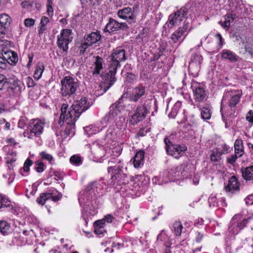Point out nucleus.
<instances>
[{
  "label": "nucleus",
  "instance_id": "423d86ee",
  "mask_svg": "<svg viewBox=\"0 0 253 253\" xmlns=\"http://www.w3.org/2000/svg\"><path fill=\"white\" fill-rule=\"evenodd\" d=\"M164 141L167 153L176 159L183 156L187 150V147L184 144H173L167 137L165 138Z\"/></svg>",
  "mask_w": 253,
  "mask_h": 253
},
{
  "label": "nucleus",
  "instance_id": "9b49d317",
  "mask_svg": "<svg viewBox=\"0 0 253 253\" xmlns=\"http://www.w3.org/2000/svg\"><path fill=\"white\" fill-rule=\"evenodd\" d=\"M128 29V27L126 23H119L114 19L110 18L105 27L104 31L111 33L120 30L126 31Z\"/></svg>",
  "mask_w": 253,
  "mask_h": 253
},
{
  "label": "nucleus",
  "instance_id": "6e6d98bb",
  "mask_svg": "<svg viewBox=\"0 0 253 253\" xmlns=\"http://www.w3.org/2000/svg\"><path fill=\"white\" fill-rule=\"evenodd\" d=\"M106 76H107V73H106L105 75H102V76L103 77V79H104L107 82V83H102L100 85V87L101 88H103V92H102V94H103V93L106 92L109 89V88H108L106 91H104L105 87H107V86L109 85V84H110L109 81H107L106 80Z\"/></svg>",
  "mask_w": 253,
  "mask_h": 253
},
{
  "label": "nucleus",
  "instance_id": "f704fd0d",
  "mask_svg": "<svg viewBox=\"0 0 253 253\" xmlns=\"http://www.w3.org/2000/svg\"><path fill=\"white\" fill-rule=\"evenodd\" d=\"M116 167L114 168L113 167H110L108 168V171L109 173L112 172V173H114V174L112 175V178L113 179L115 178H117L118 177L119 174L120 173V171L122 170V167L118 166L116 169Z\"/></svg>",
  "mask_w": 253,
  "mask_h": 253
},
{
  "label": "nucleus",
  "instance_id": "f257e3e1",
  "mask_svg": "<svg viewBox=\"0 0 253 253\" xmlns=\"http://www.w3.org/2000/svg\"><path fill=\"white\" fill-rule=\"evenodd\" d=\"M90 106L85 97H82L80 100L74 102L69 108L66 104H63L61 107V114L58 124L62 126L64 121L69 124L75 123L81 114L88 109Z\"/></svg>",
  "mask_w": 253,
  "mask_h": 253
},
{
  "label": "nucleus",
  "instance_id": "cd10ccee",
  "mask_svg": "<svg viewBox=\"0 0 253 253\" xmlns=\"http://www.w3.org/2000/svg\"><path fill=\"white\" fill-rule=\"evenodd\" d=\"M236 15L232 13H228L225 16V21L224 22L219 21V23L224 28H229L230 24L232 23L236 17Z\"/></svg>",
  "mask_w": 253,
  "mask_h": 253
},
{
  "label": "nucleus",
  "instance_id": "79ce46f5",
  "mask_svg": "<svg viewBox=\"0 0 253 253\" xmlns=\"http://www.w3.org/2000/svg\"><path fill=\"white\" fill-rule=\"evenodd\" d=\"M6 34V27L0 26V45H2L3 42H6L7 41H4L3 39L4 38Z\"/></svg>",
  "mask_w": 253,
  "mask_h": 253
},
{
  "label": "nucleus",
  "instance_id": "09e8293b",
  "mask_svg": "<svg viewBox=\"0 0 253 253\" xmlns=\"http://www.w3.org/2000/svg\"><path fill=\"white\" fill-rule=\"evenodd\" d=\"M221 147L222 150H220V148H217L216 149V152L217 153H219V154H223L225 153H227L228 151V147L225 144H223L221 145L220 146Z\"/></svg>",
  "mask_w": 253,
  "mask_h": 253
},
{
  "label": "nucleus",
  "instance_id": "052dcab7",
  "mask_svg": "<svg viewBox=\"0 0 253 253\" xmlns=\"http://www.w3.org/2000/svg\"><path fill=\"white\" fill-rule=\"evenodd\" d=\"M179 104L180 103L179 102H177L176 103H175L174 108L172 109L171 113L170 114H169V117L174 118L176 116V115L177 114V110L176 109V107H178L179 105Z\"/></svg>",
  "mask_w": 253,
  "mask_h": 253
},
{
  "label": "nucleus",
  "instance_id": "6e6552de",
  "mask_svg": "<svg viewBox=\"0 0 253 253\" xmlns=\"http://www.w3.org/2000/svg\"><path fill=\"white\" fill-rule=\"evenodd\" d=\"M242 216L241 214H236L232 217L229 225V231L233 233H238L246 226L251 218H245L241 220Z\"/></svg>",
  "mask_w": 253,
  "mask_h": 253
},
{
  "label": "nucleus",
  "instance_id": "393cba45",
  "mask_svg": "<svg viewBox=\"0 0 253 253\" xmlns=\"http://www.w3.org/2000/svg\"><path fill=\"white\" fill-rule=\"evenodd\" d=\"M3 56H7V59H6V62L8 65H15L18 61V58L17 54L12 51H7L3 52Z\"/></svg>",
  "mask_w": 253,
  "mask_h": 253
},
{
  "label": "nucleus",
  "instance_id": "f03ea898",
  "mask_svg": "<svg viewBox=\"0 0 253 253\" xmlns=\"http://www.w3.org/2000/svg\"><path fill=\"white\" fill-rule=\"evenodd\" d=\"M126 59V51L125 49L120 47L116 48L113 50L110 56L108 72L107 73L106 80L109 81L110 84L105 87L104 91L109 88L116 81L115 75L118 67L121 66L120 62Z\"/></svg>",
  "mask_w": 253,
  "mask_h": 253
},
{
  "label": "nucleus",
  "instance_id": "2f4dec72",
  "mask_svg": "<svg viewBox=\"0 0 253 253\" xmlns=\"http://www.w3.org/2000/svg\"><path fill=\"white\" fill-rule=\"evenodd\" d=\"M201 68V65L199 63L196 64L193 62H190L188 69L189 72L194 75H196L199 73Z\"/></svg>",
  "mask_w": 253,
  "mask_h": 253
},
{
  "label": "nucleus",
  "instance_id": "0eeeda50",
  "mask_svg": "<svg viewBox=\"0 0 253 253\" xmlns=\"http://www.w3.org/2000/svg\"><path fill=\"white\" fill-rule=\"evenodd\" d=\"M72 39V31L67 29H63L57 36V45L63 51L66 52L69 48L68 44Z\"/></svg>",
  "mask_w": 253,
  "mask_h": 253
},
{
  "label": "nucleus",
  "instance_id": "a18cd8bd",
  "mask_svg": "<svg viewBox=\"0 0 253 253\" xmlns=\"http://www.w3.org/2000/svg\"><path fill=\"white\" fill-rule=\"evenodd\" d=\"M40 156L42 159L47 160L49 163L51 162L53 160V157L50 154L47 153L44 151L40 153Z\"/></svg>",
  "mask_w": 253,
  "mask_h": 253
},
{
  "label": "nucleus",
  "instance_id": "1a4fd4ad",
  "mask_svg": "<svg viewBox=\"0 0 253 253\" xmlns=\"http://www.w3.org/2000/svg\"><path fill=\"white\" fill-rule=\"evenodd\" d=\"M188 10L186 8H181L174 14L169 17V22L171 28L173 26L178 25L183 20L187 18Z\"/></svg>",
  "mask_w": 253,
  "mask_h": 253
},
{
  "label": "nucleus",
  "instance_id": "7ed1b4c3",
  "mask_svg": "<svg viewBox=\"0 0 253 253\" xmlns=\"http://www.w3.org/2000/svg\"><path fill=\"white\" fill-rule=\"evenodd\" d=\"M241 95L236 94L235 91L226 92L221 101L220 112L222 120L225 121V116H233L236 112V106L240 100Z\"/></svg>",
  "mask_w": 253,
  "mask_h": 253
},
{
  "label": "nucleus",
  "instance_id": "4be33fe9",
  "mask_svg": "<svg viewBox=\"0 0 253 253\" xmlns=\"http://www.w3.org/2000/svg\"><path fill=\"white\" fill-rule=\"evenodd\" d=\"M221 57L222 59L229 60L231 62H236L239 60V56L229 49H223L221 53Z\"/></svg>",
  "mask_w": 253,
  "mask_h": 253
},
{
  "label": "nucleus",
  "instance_id": "f8f14e48",
  "mask_svg": "<svg viewBox=\"0 0 253 253\" xmlns=\"http://www.w3.org/2000/svg\"><path fill=\"white\" fill-rule=\"evenodd\" d=\"M137 7V5L134 6L133 9L129 7H125L119 10L117 14L120 18L134 22L136 16L135 11Z\"/></svg>",
  "mask_w": 253,
  "mask_h": 253
},
{
  "label": "nucleus",
  "instance_id": "412c9836",
  "mask_svg": "<svg viewBox=\"0 0 253 253\" xmlns=\"http://www.w3.org/2000/svg\"><path fill=\"white\" fill-rule=\"evenodd\" d=\"M145 87L142 86L135 87L130 97V100L132 101H137L142 96L145 94Z\"/></svg>",
  "mask_w": 253,
  "mask_h": 253
},
{
  "label": "nucleus",
  "instance_id": "c756f323",
  "mask_svg": "<svg viewBox=\"0 0 253 253\" xmlns=\"http://www.w3.org/2000/svg\"><path fill=\"white\" fill-rule=\"evenodd\" d=\"M44 70V65L42 63H39L36 67L34 73V78L38 80H39L42 75V74Z\"/></svg>",
  "mask_w": 253,
  "mask_h": 253
},
{
  "label": "nucleus",
  "instance_id": "c03bdc74",
  "mask_svg": "<svg viewBox=\"0 0 253 253\" xmlns=\"http://www.w3.org/2000/svg\"><path fill=\"white\" fill-rule=\"evenodd\" d=\"M87 43L84 41L83 43L81 44L80 46L79 47V50L81 54H84L85 53L86 49L89 46H90V45H88Z\"/></svg>",
  "mask_w": 253,
  "mask_h": 253
},
{
  "label": "nucleus",
  "instance_id": "b1692460",
  "mask_svg": "<svg viewBox=\"0 0 253 253\" xmlns=\"http://www.w3.org/2000/svg\"><path fill=\"white\" fill-rule=\"evenodd\" d=\"M99 185V184L96 182L90 183L85 188L84 194L86 195L88 194L91 197L96 196L97 193H99L98 191ZM86 196L87 197L88 195H86Z\"/></svg>",
  "mask_w": 253,
  "mask_h": 253
},
{
  "label": "nucleus",
  "instance_id": "8fccbe9b",
  "mask_svg": "<svg viewBox=\"0 0 253 253\" xmlns=\"http://www.w3.org/2000/svg\"><path fill=\"white\" fill-rule=\"evenodd\" d=\"M7 56L0 57V68L3 69H6L8 67V65L6 62V59H7Z\"/></svg>",
  "mask_w": 253,
  "mask_h": 253
},
{
  "label": "nucleus",
  "instance_id": "bb28decb",
  "mask_svg": "<svg viewBox=\"0 0 253 253\" xmlns=\"http://www.w3.org/2000/svg\"><path fill=\"white\" fill-rule=\"evenodd\" d=\"M241 171L245 180H251L253 182V166L242 168Z\"/></svg>",
  "mask_w": 253,
  "mask_h": 253
},
{
  "label": "nucleus",
  "instance_id": "e2e57ef3",
  "mask_svg": "<svg viewBox=\"0 0 253 253\" xmlns=\"http://www.w3.org/2000/svg\"><path fill=\"white\" fill-rule=\"evenodd\" d=\"M204 236L203 234L197 232L195 233V240L197 242L199 243L201 241Z\"/></svg>",
  "mask_w": 253,
  "mask_h": 253
},
{
  "label": "nucleus",
  "instance_id": "72a5a7b5",
  "mask_svg": "<svg viewBox=\"0 0 253 253\" xmlns=\"http://www.w3.org/2000/svg\"><path fill=\"white\" fill-rule=\"evenodd\" d=\"M10 18L6 14H2L0 15V26L5 27L10 23Z\"/></svg>",
  "mask_w": 253,
  "mask_h": 253
},
{
  "label": "nucleus",
  "instance_id": "a211bd4d",
  "mask_svg": "<svg viewBox=\"0 0 253 253\" xmlns=\"http://www.w3.org/2000/svg\"><path fill=\"white\" fill-rule=\"evenodd\" d=\"M189 27L188 23H184L182 27H179L177 30L173 33L170 37L171 40L173 42H177L181 38L182 36L186 31Z\"/></svg>",
  "mask_w": 253,
  "mask_h": 253
},
{
  "label": "nucleus",
  "instance_id": "bf43d9fd",
  "mask_svg": "<svg viewBox=\"0 0 253 253\" xmlns=\"http://www.w3.org/2000/svg\"><path fill=\"white\" fill-rule=\"evenodd\" d=\"M114 219V217L112 214H109L105 216V217L103 218V221L104 223H111L112 222L113 219Z\"/></svg>",
  "mask_w": 253,
  "mask_h": 253
},
{
  "label": "nucleus",
  "instance_id": "ddd939ff",
  "mask_svg": "<svg viewBox=\"0 0 253 253\" xmlns=\"http://www.w3.org/2000/svg\"><path fill=\"white\" fill-rule=\"evenodd\" d=\"M194 93V99L196 102H204L207 98V95L205 89L196 83L191 85Z\"/></svg>",
  "mask_w": 253,
  "mask_h": 253
},
{
  "label": "nucleus",
  "instance_id": "dca6fc26",
  "mask_svg": "<svg viewBox=\"0 0 253 253\" xmlns=\"http://www.w3.org/2000/svg\"><path fill=\"white\" fill-rule=\"evenodd\" d=\"M61 198V195L58 194L57 196H53L50 193H42L40 196L37 198V202L43 205L46 201L51 200L54 202L59 201Z\"/></svg>",
  "mask_w": 253,
  "mask_h": 253
},
{
  "label": "nucleus",
  "instance_id": "6ab92c4d",
  "mask_svg": "<svg viewBox=\"0 0 253 253\" xmlns=\"http://www.w3.org/2000/svg\"><path fill=\"white\" fill-rule=\"evenodd\" d=\"M90 150L92 153L97 158H101L105 154L104 147L99 144L97 142H94L92 144Z\"/></svg>",
  "mask_w": 253,
  "mask_h": 253
},
{
  "label": "nucleus",
  "instance_id": "5701e85b",
  "mask_svg": "<svg viewBox=\"0 0 253 253\" xmlns=\"http://www.w3.org/2000/svg\"><path fill=\"white\" fill-rule=\"evenodd\" d=\"M94 61L93 64V70L92 71L93 75H97L100 74V71L103 69V64L104 60L99 56L93 57Z\"/></svg>",
  "mask_w": 253,
  "mask_h": 253
},
{
  "label": "nucleus",
  "instance_id": "37998d69",
  "mask_svg": "<svg viewBox=\"0 0 253 253\" xmlns=\"http://www.w3.org/2000/svg\"><path fill=\"white\" fill-rule=\"evenodd\" d=\"M209 206L211 207H216L218 206L217 199L214 196H211L208 199Z\"/></svg>",
  "mask_w": 253,
  "mask_h": 253
},
{
  "label": "nucleus",
  "instance_id": "ea45409f",
  "mask_svg": "<svg viewBox=\"0 0 253 253\" xmlns=\"http://www.w3.org/2000/svg\"><path fill=\"white\" fill-rule=\"evenodd\" d=\"M71 163L76 166H79L82 164V160L80 157L77 155H73L70 159Z\"/></svg>",
  "mask_w": 253,
  "mask_h": 253
},
{
  "label": "nucleus",
  "instance_id": "680f3d73",
  "mask_svg": "<svg viewBox=\"0 0 253 253\" xmlns=\"http://www.w3.org/2000/svg\"><path fill=\"white\" fill-rule=\"evenodd\" d=\"M166 238L167 235L164 230H162L157 237V240L161 241H164Z\"/></svg>",
  "mask_w": 253,
  "mask_h": 253
},
{
  "label": "nucleus",
  "instance_id": "c9c22d12",
  "mask_svg": "<svg viewBox=\"0 0 253 253\" xmlns=\"http://www.w3.org/2000/svg\"><path fill=\"white\" fill-rule=\"evenodd\" d=\"M67 124L68 126H66L65 130H64L65 133L67 135H73L75 134L74 131V124H69L66 121H65Z\"/></svg>",
  "mask_w": 253,
  "mask_h": 253
},
{
  "label": "nucleus",
  "instance_id": "13d9d810",
  "mask_svg": "<svg viewBox=\"0 0 253 253\" xmlns=\"http://www.w3.org/2000/svg\"><path fill=\"white\" fill-rule=\"evenodd\" d=\"M105 224L103 219L98 220L94 222V226L95 228H101L103 227V225Z\"/></svg>",
  "mask_w": 253,
  "mask_h": 253
},
{
  "label": "nucleus",
  "instance_id": "4d7b16f0",
  "mask_svg": "<svg viewBox=\"0 0 253 253\" xmlns=\"http://www.w3.org/2000/svg\"><path fill=\"white\" fill-rule=\"evenodd\" d=\"M241 156L237 155V154L235 153L232 155L230 158H228L227 159V162L231 165H233L236 161L237 158H239Z\"/></svg>",
  "mask_w": 253,
  "mask_h": 253
},
{
  "label": "nucleus",
  "instance_id": "58836bf2",
  "mask_svg": "<svg viewBox=\"0 0 253 253\" xmlns=\"http://www.w3.org/2000/svg\"><path fill=\"white\" fill-rule=\"evenodd\" d=\"M10 225L5 221H0V232L4 234L9 229Z\"/></svg>",
  "mask_w": 253,
  "mask_h": 253
},
{
  "label": "nucleus",
  "instance_id": "f3484780",
  "mask_svg": "<svg viewBox=\"0 0 253 253\" xmlns=\"http://www.w3.org/2000/svg\"><path fill=\"white\" fill-rule=\"evenodd\" d=\"M224 188L226 192L232 193L239 190V184L235 176H232L229 178L228 184Z\"/></svg>",
  "mask_w": 253,
  "mask_h": 253
},
{
  "label": "nucleus",
  "instance_id": "2eb2a0df",
  "mask_svg": "<svg viewBox=\"0 0 253 253\" xmlns=\"http://www.w3.org/2000/svg\"><path fill=\"white\" fill-rule=\"evenodd\" d=\"M43 126L44 124L42 122L38 121L32 127L28 137L30 139H33L34 137L39 136L42 133Z\"/></svg>",
  "mask_w": 253,
  "mask_h": 253
},
{
  "label": "nucleus",
  "instance_id": "c85d7f7f",
  "mask_svg": "<svg viewBox=\"0 0 253 253\" xmlns=\"http://www.w3.org/2000/svg\"><path fill=\"white\" fill-rule=\"evenodd\" d=\"M235 153L237 155L242 156L244 154V147L243 141L241 139H237L234 143Z\"/></svg>",
  "mask_w": 253,
  "mask_h": 253
},
{
  "label": "nucleus",
  "instance_id": "de8ad7c7",
  "mask_svg": "<svg viewBox=\"0 0 253 253\" xmlns=\"http://www.w3.org/2000/svg\"><path fill=\"white\" fill-rule=\"evenodd\" d=\"M125 120V118L122 116L121 113L120 116L118 118V120H116L114 123H116L118 127H121L124 125Z\"/></svg>",
  "mask_w": 253,
  "mask_h": 253
},
{
  "label": "nucleus",
  "instance_id": "69168bd1",
  "mask_svg": "<svg viewBox=\"0 0 253 253\" xmlns=\"http://www.w3.org/2000/svg\"><path fill=\"white\" fill-rule=\"evenodd\" d=\"M48 18L45 16H42L40 22V25L46 26V25L49 22Z\"/></svg>",
  "mask_w": 253,
  "mask_h": 253
},
{
  "label": "nucleus",
  "instance_id": "9d476101",
  "mask_svg": "<svg viewBox=\"0 0 253 253\" xmlns=\"http://www.w3.org/2000/svg\"><path fill=\"white\" fill-rule=\"evenodd\" d=\"M149 112V108L144 105L139 106L135 110L129 120V123L132 125L143 120L147 114Z\"/></svg>",
  "mask_w": 253,
  "mask_h": 253
},
{
  "label": "nucleus",
  "instance_id": "aec40b11",
  "mask_svg": "<svg viewBox=\"0 0 253 253\" xmlns=\"http://www.w3.org/2000/svg\"><path fill=\"white\" fill-rule=\"evenodd\" d=\"M101 38V36L99 32H95L85 35L84 37V40L88 45L91 46L100 40Z\"/></svg>",
  "mask_w": 253,
  "mask_h": 253
},
{
  "label": "nucleus",
  "instance_id": "4468645a",
  "mask_svg": "<svg viewBox=\"0 0 253 253\" xmlns=\"http://www.w3.org/2000/svg\"><path fill=\"white\" fill-rule=\"evenodd\" d=\"M188 166L185 164L181 165L179 167L172 168L171 169L170 174L175 180H180L186 177L189 171Z\"/></svg>",
  "mask_w": 253,
  "mask_h": 253
},
{
  "label": "nucleus",
  "instance_id": "20e7f679",
  "mask_svg": "<svg viewBox=\"0 0 253 253\" xmlns=\"http://www.w3.org/2000/svg\"><path fill=\"white\" fill-rule=\"evenodd\" d=\"M123 97L124 95H122L119 100L111 105L109 112L106 114L101 122L104 125L102 127H106L107 124H113L116 120H118V118L125 108L122 101Z\"/></svg>",
  "mask_w": 253,
  "mask_h": 253
},
{
  "label": "nucleus",
  "instance_id": "a878e982",
  "mask_svg": "<svg viewBox=\"0 0 253 253\" xmlns=\"http://www.w3.org/2000/svg\"><path fill=\"white\" fill-rule=\"evenodd\" d=\"M144 152L142 150L138 151L133 158V165L136 168L139 167L143 164Z\"/></svg>",
  "mask_w": 253,
  "mask_h": 253
},
{
  "label": "nucleus",
  "instance_id": "0e129e2a",
  "mask_svg": "<svg viewBox=\"0 0 253 253\" xmlns=\"http://www.w3.org/2000/svg\"><path fill=\"white\" fill-rule=\"evenodd\" d=\"M26 83H27V86L28 87H33L35 85V82L34 81H33V80L30 78V77H28L27 79H26Z\"/></svg>",
  "mask_w": 253,
  "mask_h": 253
},
{
  "label": "nucleus",
  "instance_id": "7c9ffc66",
  "mask_svg": "<svg viewBox=\"0 0 253 253\" xmlns=\"http://www.w3.org/2000/svg\"><path fill=\"white\" fill-rule=\"evenodd\" d=\"M212 112L209 107H203L201 109V118L204 120H210L211 118Z\"/></svg>",
  "mask_w": 253,
  "mask_h": 253
},
{
  "label": "nucleus",
  "instance_id": "3c124183",
  "mask_svg": "<svg viewBox=\"0 0 253 253\" xmlns=\"http://www.w3.org/2000/svg\"><path fill=\"white\" fill-rule=\"evenodd\" d=\"M7 82V78L2 74H0V90H2Z\"/></svg>",
  "mask_w": 253,
  "mask_h": 253
},
{
  "label": "nucleus",
  "instance_id": "4c0bfd02",
  "mask_svg": "<svg viewBox=\"0 0 253 253\" xmlns=\"http://www.w3.org/2000/svg\"><path fill=\"white\" fill-rule=\"evenodd\" d=\"M11 202L7 199L0 195V209L3 207H10Z\"/></svg>",
  "mask_w": 253,
  "mask_h": 253
},
{
  "label": "nucleus",
  "instance_id": "603ef678",
  "mask_svg": "<svg viewBox=\"0 0 253 253\" xmlns=\"http://www.w3.org/2000/svg\"><path fill=\"white\" fill-rule=\"evenodd\" d=\"M221 154H219V153H217L216 152V149L212 151V153H211L210 157H211V161L213 162H216L217 161L218 159L219 158V156Z\"/></svg>",
  "mask_w": 253,
  "mask_h": 253
},
{
  "label": "nucleus",
  "instance_id": "49530a36",
  "mask_svg": "<svg viewBox=\"0 0 253 253\" xmlns=\"http://www.w3.org/2000/svg\"><path fill=\"white\" fill-rule=\"evenodd\" d=\"M35 169L38 172H42L44 170V165L42 162L37 161L35 163Z\"/></svg>",
  "mask_w": 253,
  "mask_h": 253
},
{
  "label": "nucleus",
  "instance_id": "473e14b6",
  "mask_svg": "<svg viewBox=\"0 0 253 253\" xmlns=\"http://www.w3.org/2000/svg\"><path fill=\"white\" fill-rule=\"evenodd\" d=\"M183 226L182 224L179 221H175L172 226V231L173 233L178 236L181 235Z\"/></svg>",
  "mask_w": 253,
  "mask_h": 253
},
{
  "label": "nucleus",
  "instance_id": "a19ab883",
  "mask_svg": "<svg viewBox=\"0 0 253 253\" xmlns=\"http://www.w3.org/2000/svg\"><path fill=\"white\" fill-rule=\"evenodd\" d=\"M203 60V57L202 55L200 54H194L192 56L191 62L194 63H199L200 65L201 64Z\"/></svg>",
  "mask_w": 253,
  "mask_h": 253
},
{
  "label": "nucleus",
  "instance_id": "e433bc0d",
  "mask_svg": "<svg viewBox=\"0 0 253 253\" xmlns=\"http://www.w3.org/2000/svg\"><path fill=\"white\" fill-rule=\"evenodd\" d=\"M116 132L113 128H109L107 130L105 135V139L107 141L112 140L115 137Z\"/></svg>",
  "mask_w": 253,
  "mask_h": 253
},
{
  "label": "nucleus",
  "instance_id": "864d4df0",
  "mask_svg": "<svg viewBox=\"0 0 253 253\" xmlns=\"http://www.w3.org/2000/svg\"><path fill=\"white\" fill-rule=\"evenodd\" d=\"M33 164V162L29 159H27L24 164L23 169L24 171L28 172L30 170L29 167Z\"/></svg>",
  "mask_w": 253,
  "mask_h": 253
},
{
  "label": "nucleus",
  "instance_id": "338daca9",
  "mask_svg": "<svg viewBox=\"0 0 253 253\" xmlns=\"http://www.w3.org/2000/svg\"><path fill=\"white\" fill-rule=\"evenodd\" d=\"M215 36L219 40V42L218 43V45L221 48L222 46V45H223V42H224L223 41V39L221 37V35L219 33H218V34H216Z\"/></svg>",
  "mask_w": 253,
  "mask_h": 253
},
{
  "label": "nucleus",
  "instance_id": "39448f33",
  "mask_svg": "<svg viewBox=\"0 0 253 253\" xmlns=\"http://www.w3.org/2000/svg\"><path fill=\"white\" fill-rule=\"evenodd\" d=\"M61 93L63 96L70 97L73 95L79 87L77 80L70 77L66 76L61 81Z\"/></svg>",
  "mask_w": 253,
  "mask_h": 253
},
{
  "label": "nucleus",
  "instance_id": "5fc2aeb1",
  "mask_svg": "<svg viewBox=\"0 0 253 253\" xmlns=\"http://www.w3.org/2000/svg\"><path fill=\"white\" fill-rule=\"evenodd\" d=\"M35 20L32 18H27L24 20V25L27 27H31L34 25Z\"/></svg>",
  "mask_w": 253,
  "mask_h": 253
},
{
  "label": "nucleus",
  "instance_id": "774afa93",
  "mask_svg": "<svg viewBox=\"0 0 253 253\" xmlns=\"http://www.w3.org/2000/svg\"><path fill=\"white\" fill-rule=\"evenodd\" d=\"M252 111L249 112V115L247 116L246 119L250 122L253 123V116L251 115Z\"/></svg>",
  "mask_w": 253,
  "mask_h": 253
}]
</instances>
